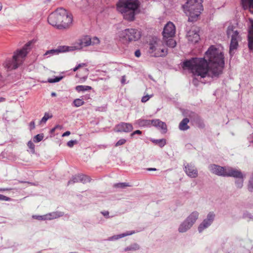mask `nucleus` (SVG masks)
<instances>
[{
    "instance_id": "obj_29",
    "label": "nucleus",
    "mask_w": 253,
    "mask_h": 253,
    "mask_svg": "<svg viewBox=\"0 0 253 253\" xmlns=\"http://www.w3.org/2000/svg\"><path fill=\"white\" fill-rule=\"evenodd\" d=\"M88 39L89 40V41L88 42V46L90 45H94V44H97L99 43L100 41L99 40L97 37H94L92 39L89 37V36H85L84 38H82V39Z\"/></svg>"
},
{
    "instance_id": "obj_35",
    "label": "nucleus",
    "mask_w": 253,
    "mask_h": 253,
    "mask_svg": "<svg viewBox=\"0 0 253 253\" xmlns=\"http://www.w3.org/2000/svg\"><path fill=\"white\" fill-rule=\"evenodd\" d=\"M139 246L137 244L134 243L126 247L125 249V251H137L139 250Z\"/></svg>"
},
{
    "instance_id": "obj_40",
    "label": "nucleus",
    "mask_w": 253,
    "mask_h": 253,
    "mask_svg": "<svg viewBox=\"0 0 253 253\" xmlns=\"http://www.w3.org/2000/svg\"><path fill=\"white\" fill-rule=\"evenodd\" d=\"M62 79V76L55 77L54 79H49L48 82L50 83H57L61 81Z\"/></svg>"
},
{
    "instance_id": "obj_22",
    "label": "nucleus",
    "mask_w": 253,
    "mask_h": 253,
    "mask_svg": "<svg viewBox=\"0 0 253 253\" xmlns=\"http://www.w3.org/2000/svg\"><path fill=\"white\" fill-rule=\"evenodd\" d=\"M192 225L186 220H184L179 226L178 231L179 233H184L189 230Z\"/></svg>"
},
{
    "instance_id": "obj_59",
    "label": "nucleus",
    "mask_w": 253,
    "mask_h": 253,
    "mask_svg": "<svg viewBox=\"0 0 253 253\" xmlns=\"http://www.w3.org/2000/svg\"><path fill=\"white\" fill-rule=\"evenodd\" d=\"M5 99L3 97H0V102L4 101Z\"/></svg>"
},
{
    "instance_id": "obj_6",
    "label": "nucleus",
    "mask_w": 253,
    "mask_h": 253,
    "mask_svg": "<svg viewBox=\"0 0 253 253\" xmlns=\"http://www.w3.org/2000/svg\"><path fill=\"white\" fill-rule=\"evenodd\" d=\"M141 34L139 31L135 29H126L119 33V40L124 43L139 39Z\"/></svg>"
},
{
    "instance_id": "obj_30",
    "label": "nucleus",
    "mask_w": 253,
    "mask_h": 253,
    "mask_svg": "<svg viewBox=\"0 0 253 253\" xmlns=\"http://www.w3.org/2000/svg\"><path fill=\"white\" fill-rule=\"evenodd\" d=\"M151 141L156 145H158L161 148L163 147L166 144V140L165 139H152Z\"/></svg>"
},
{
    "instance_id": "obj_47",
    "label": "nucleus",
    "mask_w": 253,
    "mask_h": 253,
    "mask_svg": "<svg viewBox=\"0 0 253 253\" xmlns=\"http://www.w3.org/2000/svg\"><path fill=\"white\" fill-rule=\"evenodd\" d=\"M142 134V131L139 130H136L133 131L132 133H131L130 136L131 137H133L135 134H139L140 135Z\"/></svg>"
},
{
    "instance_id": "obj_3",
    "label": "nucleus",
    "mask_w": 253,
    "mask_h": 253,
    "mask_svg": "<svg viewBox=\"0 0 253 253\" xmlns=\"http://www.w3.org/2000/svg\"><path fill=\"white\" fill-rule=\"evenodd\" d=\"M33 43L32 41H29L22 48L15 51L12 58L7 59L3 63L4 68L7 71L17 68L23 62L28 53L30 51Z\"/></svg>"
},
{
    "instance_id": "obj_20",
    "label": "nucleus",
    "mask_w": 253,
    "mask_h": 253,
    "mask_svg": "<svg viewBox=\"0 0 253 253\" xmlns=\"http://www.w3.org/2000/svg\"><path fill=\"white\" fill-rule=\"evenodd\" d=\"M152 125L161 129L163 131L162 132L164 133H166L167 131V127L166 123L162 122L159 119L152 120Z\"/></svg>"
},
{
    "instance_id": "obj_1",
    "label": "nucleus",
    "mask_w": 253,
    "mask_h": 253,
    "mask_svg": "<svg viewBox=\"0 0 253 253\" xmlns=\"http://www.w3.org/2000/svg\"><path fill=\"white\" fill-rule=\"evenodd\" d=\"M224 66V55L213 45L211 46L206 52L204 58H192L183 62L182 67L193 73L192 83L198 85L196 77L204 78L207 76L218 77L222 73Z\"/></svg>"
},
{
    "instance_id": "obj_38",
    "label": "nucleus",
    "mask_w": 253,
    "mask_h": 253,
    "mask_svg": "<svg viewBox=\"0 0 253 253\" xmlns=\"http://www.w3.org/2000/svg\"><path fill=\"white\" fill-rule=\"evenodd\" d=\"M43 136H44L42 133L37 134L33 138V141L35 143L39 142L42 140Z\"/></svg>"
},
{
    "instance_id": "obj_2",
    "label": "nucleus",
    "mask_w": 253,
    "mask_h": 253,
    "mask_svg": "<svg viewBox=\"0 0 253 253\" xmlns=\"http://www.w3.org/2000/svg\"><path fill=\"white\" fill-rule=\"evenodd\" d=\"M73 17L65 9L57 8L48 17V22L58 29H65L72 23Z\"/></svg>"
},
{
    "instance_id": "obj_49",
    "label": "nucleus",
    "mask_w": 253,
    "mask_h": 253,
    "mask_svg": "<svg viewBox=\"0 0 253 253\" xmlns=\"http://www.w3.org/2000/svg\"><path fill=\"white\" fill-rule=\"evenodd\" d=\"M135 56L137 57H139L141 55V52L139 50H137L135 51L134 53Z\"/></svg>"
},
{
    "instance_id": "obj_39",
    "label": "nucleus",
    "mask_w": 253,
    "mask_h": 253,
    "mask_svg": "<svg viewBox=\"0 0 253 253\" xmlns=\"http://www.w3.org/2000/svg\"><path fill=\"white\" fill-rule=\"evenodd\" d=\"M248 187V190L252 192L253 191V174L250 178Z\"/></svg>"
},
{
    "instance_id": "obj_48",
    "label": "nucleus",
    "mask_w": 253,
    "mask_h": 253,
    "mask_svg": "<svg viewBox=\"0 0 253 253\" xmlns=\"http://www.w3.org/2000/svg\"><path fill=\"white\" fill-rule=\"evenodd\" d=\"M29 126H30V128L31 130L34 129L35 127V122L34 121H32L30 123V125Z\"/></svg>"
},
{
    "instance_id": "obj_14",
    "label": "nucleus",
    "mask_w": 253,
    "mask_h": 253,
    "mask_svg": "<svg viewBox=\"0 0 253 253\" xmlns=\"http://www.w3.org/2000/svg\"><path fill=\"white\" fill-rule=\"evenodd\" d=\"M133 128L131 124L121 122L115 126V130L116 132H129L131 131Z\"/></svg>"
},
{
    "instance_id": "obj_45",
    "label": "nucleus",
    "mask_w": 253,
    "mask_h": 253,
    "mask_svg": "<svg viewBox=\"0 0 253 253\" xmlns=\"http://www.w3.org/2000/svg\"><path fill=\"white\" fill-rule=\"evenodd\" d=\"M152 97V95H145V96H144L143 97H142V99H141V101L142 102H147L151 97Z\"/></svg>"
},
{
    "instance_id": "obj_44",
    "label": "nucleus",
    "mask_w": 253,
    "mask_h": 253,
    "mask_svg": "<svg viewBox=\"0 0 253 253\" xmlns=\"http://www.w3.org/2000/svg\"><path fill=\"white\" fill-rule=\"evenodd\" d=\"M77 143V140H70L68 141L67 143V145L68 147L71 148L75 144Z\"/></svg>"
},
{
    "instance_id": "obj_18",
    "label": "nucleus",
    "mask_w": 253,
    "mask_h": 253,
    "mask_svg": "<svg viewBox=\"0 0 253 253\" xmlns=\"http://www.w3.org/2000/svg\"><path fill=\"white\" fill-rule=\"evenodd\" d=\"M198 29H192L187 33V38L189 41L197 43L200 40V36L198 34Z\"/></svg>"
},
{
    "instance_id": "obj_31",
    "label": "nucleus",
    "mask_w": 253,
    "mask_h": 253,
    "mask_svg": "<svg viewBox=\"0 0 253 253\" xmlns=\"http://www.w3.org/2000/svg\"><path fill=\"white\" fill-rule=\"evenodd\" d=\"M244 183V175L242 174V177L236 178L235 180V185L237 188H241L243 186Z\"/></svg>"
},
{
    "instance_id": "obj_28",
    "label": "nucleus",
    "mask_w": 253,
    "mask_h": 253,
    "mask_svg": "<svg viewBox=\"0 0 253 253\" xmlns=\"http://www.w3.org/2000/svg\"><path fill=\"white\" fill-rule=\"evenodd\" d=\"M241 1L245 9L248 7L253 9V0H241Z\"/></svg>"
},
{
    "instance_id": "obj_8",
    "label": "nucleus",
    "mask_w": 253,
    "mask_h": 253,
    "mask_svg": "<svg viewBox=\"0 0 253 253\" xmlns=\"http://www.w3.org/2000/svg\"><path fill=\"white\" fill-rule=\"evenodd\" d=\"M89 41L88 39H79L77 41L71 46H60L61 52H64L67 51H72L76 50H79L82 49L83 47L88 46V42Z\"/></svg>"
},
{
    "instance_id": "obj_26",
    "label": "nucleus",
    "mask_w": 253,
    "mask_h": 253,
    "mask_svg": "<svg viewBox=\"0 0 253 253\" xmlns=\"http://www.w3.org/2000/svg\"><path fill=\"white\" fill-rule=\"evenodd\" d=\"M189 120L188 118L183 119L179 125V128L181 130H186L189 128V126H188V123Z\"/></svg>"
},
{
    "instance_id": "obj_54",
    "label": "nucleus",
    "mask_w": 253,
    "mask_h": 253,
    "mask_svg": "<svg viewBox=\"0 0 253 253\" xmlns=\"http://www.w3.org/2000/svg\"><path fill=\"white\" fill-rule=\"evenodd\" d=\"M147 170L148 171H156L157 169L156 168H147Z\"/></svg>"
},
{
    "instance_id": "obj_10",
    "label": "nucleus",
    "mask_w": 253,
    "mask_h": 253,
    "mask_svg": "<svg viewBox=\"0 0 253 253\" xmlns=\"http://www.w3.org/2000/svg\"><path fill=\"white\" fill-rule=\"evenodd\" d=\"M175 33L174 25L171 22H168L164 28L163 35L164 38H172Z\"/></svg>"
},
{
    "instance_id": "obj_60",
    "label": "nucleus",
    "mask_w": 253,
    "mask_h": 253,
    "mask_svg": "<svg viewBox=\"0 0 253 253\" xmlns=\"http://www.w3.org/2000/svg\"><path fill=\"white\" fill-rule=\"evenodd\" d=\"M56 129V128L54 127L53 128H52L51 129V133H53V132L55 131V130Z\"/></svg>"
},
{
    "instance_id": "obj_16",
    "label": "nucleus",
    "mask_w": 253,
    "mask_h": 253,
    "mask_svg": "<svg viewBox=\"0 0 253 253\" xmlns=\"http://www.w3.org/2000/svg\"><path fill=\"white\" fill-rule=\"evenodd\" d=\"M89 181V178L86 175L83 174L75 175L73 176L72 179L68 182V185L79 182L85 183Z\"/></svg>"
},
{
    "instance_id": "obj_63",
    "label": "nucleus",
    "mask_w": 253,
    "mask_h": 253,
    "mask_svg": "<svg viewBox=\"0 0 253 253\" xmlns=\"http://www.w3.org/2000/svg\"><path fill=\"white\" fill-rule=\"evenodd\" d=\"M249 9H250V12H251V13H253V8H252V9H251H251H250V8H249Z\"/></svg>"
},
{
    "instance_id": "obj_56",
    "label": "nucleus",
    "mask_w": 253,
    "mask_h": 253,
    "mask_svg": "<svg viewBox=\"0 0 253 253\" xmlns=\"http://www.w3.org/2000/svg\"><path fill=\"white\" fill-rule=\"evenodd\" d=\"M78 67H79V68H80V67H83V66H85V63H82V64H79L78 65H77Z\"/></svg>"
},
{
    "instance_id": "obj_61",
    "label": "nucleus",
    "mask_w": 253,
    "mask_h": 253,
    "mask_svg": "<svg viewBox=\"0 0 253 253\" xmlns=\"http://www.w3.org/2000/svg\"><path fill=\"white\" fill-rule=\"evenodd\" d=\"M79 67H78V66H77L76 67H75L74 69H73V71L74 72L76 71L78 69H79Z\"/></svg>"
},
{
    "instance_id": "obj_55",
    "label": "nucleus",
    "mask_w": 253,
    "mask_h": 253,
    "mask_svg": "<svg viewBox=\"0 0 253 253\" xmlns=\"http://www.w3.org/2000/svg\"><path fill=\"white\" fill-rule=\"evenodd\" d=\"M56 129H61L62 128V126L60 125H57L54 126Z\"/></svg>"
},
{
    "instance_id": "obj_15",
    "label": "nucleus",
    "mask_w": 253,
    "mask_h": 253,
    "mask_svg": "<svg viewBox=\"0 0 253 253\" xmlns=\"http://www.w3.org/2000/svg\"><path fill=\"white\" fill-rule=\"evenodd\" d=\"M242 174L243 173L240 170L232 167H226L224 177H233L236 178L242 177Z\"/></svg>"
},
{
    "instance_id": "obj_42",
    "label": "nucleus",
    "mask_w": 253,
    "mask_h": 253,
    "mask_svg": "<svg viewBox=\"0 0 253 253\" xmlns=\"http://www.w3.org/2000/svg\"><path fill=\"white\" fill-rule=\"evenodd\" d=\"M243 217L244 218H249L250 219L253 220V215L248 211H246L244 213Z\"/></svg>"
},
{
    "instance_id": "obj_62",
    "label": "nucleus",
    "mask_w": 253,
    "mask_h": 253,
    "mask_svg": "<svg viewBox=\"0 0 253 253\" xmlns=\"http://www.w3.org/2000/svg\"><path fill=\"white\" fill-rule=\"evenodd\" d=\"M2 9V5L0 3V11Z\"/></svg>"
},
{
    "instance_id": "obj_50",
    "label": "nucleus",
    "mask_w": 253,
    "mask_h": 253,
    "mask_svg": "<svg viewBox=\"0 0 253 253\" xmlns=\"http://www.w3.org/2000/svg\"><path fill=\"white\" fill-rule=\"evenodd\" d=\"M70 131H66L65 132H64V133H63V134L62 135V136L63 137H64V136H68L70 134Z\"/></svg>"
},
{
    "instance_id": "obj_12",
    "label": "nucleus",
    "mask_w": 253,
    "mask_h": 253,
    "mask_svg": "<svg viewBox=\"0 0 253 253\" xmlns=\"http://www.w3.org/2000/svg\"><path fill=\"white\" fill-rule=\"evenodd\" d=\"M62 212H53L44 215H33L32 217L38 220H51L63 216Z\"/></svg>"
},
{
    "instance_id": "obj_36",
    "label": "nucleus",
    "mask_w": 253,
    "mask_h": 253,
    "mask_svg": "<svg viewBox=\"0 0 253 253\" xmlns=\"http://www.w3.org/2000/svg\"><path fill=\"white\" fill-rule=\"evenodd\" d=\"M127 186H129V185L127 183H126V182L118 183H116L114 185V187H115L116 188H120V189H124Z\"/></svg>"
},
{
    "instance_id": "obj_11",
    "label": "nucleus",
    "mask_w": 253,
    "mask_h": 253,
    "mask_svg": "<svg viewBox=\"0 0 253 253\" xmlns=\"http://www.w3.org/2000/svg\"><path fill=\"white\" fill-rule=\"evenodd\" d=\"M184 170L189 177L195 178L198 176V170L193 164L185 163L184 164Z\"/></svg>"
},
{
    "instance_id": "obj_58",
    "label": "nucleus",
    "mask_w": 253,
    "mask_h": 253,
    "mask_svg": "<svg viewBox=\"0 0 253 253\" xmlns=\"http://www.w3.org/2000/svg\"><path fill=\"white\" fill-rule=\"evenodd\" d=\"M51 96L54 97L56 96V93L54 92H52L51 94Z\"/></svg>"
},
{
    "instance_id": "obj_4",
    "label": "nucleus",
    "mask_w": 253,
    "mask_h": 253,
    "mask_svg": "<svg viewBox=\"0 0 253 253\" xmlns=\"http://www.w3.org/2000/svg\"><path fill=\"white\" fill-rule=\"evenodd\" d=\"M139 5L137 0H120L117 4V9L123 14L124 19L132 21L134 19L135 11Z\"/></svg>"
},
{
    "instance_id": "obj_33",
    "label": "nucleus",
    "mask_w": 253,
    "mask_h": 253,
    "mask_svg": "<svg viewBox=\"0 0 253 253\" xmlns=\"http://www.w3.org/2000/svg\"><path fill=\"white\" fill-rule=\"evenodd\" d=\"M53 116L51 114H49L48 113H45L44 114V116L42 118L40 121V124H45L46 121L51 118H52Z\"/></svg>"
},
{
    "instance_id": "obj_41",
    "label": "nucleus",
    "mask_w": 253,
    "mask_h": 253,
    "mask_svg": "<svg viewBox=\"0 0 253 253\" xmlns=\"http://www.w3.org/2000/svg\"><path fill=\"white\" fill-rule=\"evenodd\" d=\"M27 146L31 149L33 153H35V145L31 141H29L27 143Z\"/></svg>"
},
{
    "instance_id": "obj_34",
    "label": "nucleus",
    "mask_w": 253,
    "mask_h": 253,
    "mask_svg": "<svg viewBox=\"0 0 253 253\" xmlns=\"http://www.w3.org/2000/svg\"><path fill=\"white\" fill-rule=\"evenodd\" d=\"M166 44L169 47L173 48L176 46V42L172 38L168 39L166 41Z\"/></svg>"
},
{
    "instance_id": "obj_5",
    "label": "nucleus",
    "mask_w": 253,
    "mask_h": 253,
    "mask_svg": "<svg viewBox=\"0 0 253 253\" xmlns=\"http://www.w3.org/2000/svg\"><path fill=\"white\" fill-rule=\"evenodd\" d=\"M202 2V0H187L182 5L185 13L188 16L189 21L194 22L197 20L203 10Z\"/></svg>"
},
{
    "instance_id": "obj_27",
    "label": "nucleus",
    "mask_w": 253,
    "mask_h": 253,
    "mask_svg": "<svg viewBox=\"0 0 253 253\" xmlns=\"http://www.w3.org/2000/svg\"><path fill=\"white\" fill-rule=\"evenodd\" d=\"M60 52L61 50L59 46L57 49H53L47 50L44 54V56H47V57H49L51 55L58 54Z\"/></svg>"
},
{
    "instance_id": "obj_57",
    "label": "nucleus",
    "mask_w": 253,
    "mask_h": 253,
    "mask_svg": "<svg viewBox=\"0 0 253 253\" xmlns=\"http://www.w3.org/2000/svg\"><path fill=\"white\" fill-rule=\"evenodd\" d=\"M121 82H122V84H124L125 83V76L123 77V78L122 79V80H121Z\"/></svg>"
},
{
    "instance_id": "obj_32",
    "label": "nucleus",
    "mask_w": 253,
    "mask_h": 253,
    "mask_svg": "<svg viewBox=\"0 0 253 253\" xmlns=\"http://www.w3.org/2000/svg\"><path fill=\"white\" fill-rule=\"evenodd\" d=\"M91 88V86L88 85H81L76 87V90L78 92L90 90Z\"/></svg>"
},
{
    "instance_id": "obj_17",
    "label": "nucleus",
    "mask_w": 253,
    "mask_h": 253,
    "mask_svg": "<svg viewBox=\"0 0 253 253\" xmlns=\"http://www.w3.org/2000/svg\"><path fill=\"white\" fill-rule=\"evenodd\" d=\"M236 28L233 25H229L226 30L227 36L228 38H231V39H241V37L239 33Z\"/></svg>"
},
{
    "instance_id": "obj_23",
    "label": "nucleus",
    "mask_w": 253,
    "mask_h": 253,
    "mask_svg": "<svg viewBox=\"0 0 253 253\" xmlns=\"http://www.w3.org/2000/svg\"><path fill=\"white\" fill-rule=\"evenodd\" d=\"M199 213L197 211H193L186 219L191 225H193L198 218Z\"/></svg>"
},
{
    "instance_id": "obj_19",
    "label": "nucleus",
    "mask_w": 253,
    "mask_h": 253,
    "mask_svg": "<svg viewBox=\"0 0 253 253\" xmlns=\"http://www.w3.org/2000/svg\"><path fill=\"white\" fill-rule=\"evenodd\" d=\"M250 25L248 29V47L251 48L253 45V20L250 19Z\"/></svg>"
},
{
    "instance_id": "obj_43",
    "label": "nucleus",
    "mask_w": 253,
    "mask_h": 253,
    "mask_svg": "<svg viewBox=\"0 0 253 253\" xmlns=\"http://www.w3.org/2000/svg\"><path fill=\"white\" fill-rule=\"evenodd\" d=\"M126 141L125 139H121L115 144V146L118 147L124 144L126 142Z\"/></svg>"
},
{
    "instance_id": "obj_21",
    "label": "nucleus",
    "mask_w": 253,
    "mask_h": 253,
    "mask_svg": "<svg viewBox=\"0 0 253 253\" xmlns=\"http://www.w3.org/2000/svg\"><path fill=\"white\" fill-rule=\"evenodd\" d=\"M241 40V39H231L230 47H229V54L230 56H232L235 51L234 50H236L238 47V42Z\"/></svg>"
},
{
    "instance_id": "obj_46",
    "label": "nucleus",
    "mask_w": 253,
    "mask_h": 253,
    "mask_svg": "<svg viewBox=\"0 0 253 253\" xmlns=\"http://www.w3.org/2000/svg\"><path fill=\"white\" fill-rule=\"evenodd\" d=\"M10 200H11V199L10 198L5 196L3 195L0 194V200L9 201H10Z\"/></svg>"
},
{
    "instance_id": "obj_53",
    "label": "nucleus",
    "mask_w": 253,
    "mask_h": 253,
    "mask_svg": "<svg viewBox=\"0 0 253 253\" xmlns=\"http://www.w3.org/2000/svg\"><path fill=\"white\" fill-rule=\"evenodd\" d=\"M205 126V125L203 122H200L199 124V127L203 128Z\"/></svg>"
},
{
    "instance_id": "obj_37",
    "label": "nucleus",
    "mask_w": 253,
    "mask_h": 253,
    "mask_svg": "<svg viewBox=\"0 0 253 253\" xmlns=\"http://www.w3.org/2000/svg\"><path fill=\"white\" fill-rule=\"evenodd\" d=\"M84 101L79 98L76 99L73 101V104L75 107H79L84 104Z\"/></svg>"
},
{
    "instance_id": "obj_9",
    "label": "nucleus",
    "mask_w": 253,
    "mask_h": 253,
    "mask_svg": "<svg viewBox=\"0 0 253 253\" xmlns=\"http://www.w3.org/2000/svg\"><path fill=\"white\" fill-rule=\"evenodd\" d=\"M215 217V214L213 212H210L207 218L202 221L199 225L198 230L199 233H201L204 230L209 227L213 222Z\"/></svg>"
},
{
    "instance_id": "obj_51",
    "label": "nucleus",
    "mask_w": 253,
    "mask_h": 253,
    "mask_svg": "<svg viewBox=\"0 0 253 253\" xmlns=\"http://www.w3.org/2000/svg\"><path fill=\"white\" fill-rule=\"evenodd\" d=\"M11 190H12V189L10 188H0V191H1V192L5 191H9Z\"/></svg>"
},
{
    "instance_id": "obj_25",
    "label": "nucleus",
    "mask_w": 253,
    "mask_h": 253,
    "mask_svg": "<svg viewBox=\"0 0 253 253\" xmlns=\"http://www.w3.org/2000/svg\"><path fill=\"white\" fill-rule=\"evenodd\" d=\"M134 233V231H127L126 233H122L119 235H114L109 238L108 240L113 241L118 240L128 235H131Z\"/></svg>"
},
{
    "instance_id": "obj_24",
    "label": "nucleus",
    "mask_w": 253,
    "mask_h": 253,
    "mask_svg": "<svg viewBox=\"0 0 253 253\" xmlns=\"http://www.w3.org/2000/svg\"><path fill=\"white\" fill-rule=\"evenodd\" d=\"M135 124L140 127L150 126L152 125V120L140 119L136 120Z\"/></svg>"
},
{
    "instance_id": "obj_52",
    "label": "nucleus",
    "mask_w": 253,
    "mask_h": 253,
    "mask_svg": "<svg viewBox=\"0 0 253 253\" xmlns=\"http://www.w3.org/2000/svg\"><path fill=\"white\" fill-rule=\"evenodd\" d=\"M101 213L104 216H108L109 215V212L108 211H105L101 212Z\"/></svg>"
},
{
    "instance_id": "obj_13",
    "label": "nucleus",
    "mask_w": 253,
    "mask_h": 253,
    "mask_svg": "<svg viewBox=\"0 0 253 253\" xmlns=\"http://www.w3.org/2000/svg\"><path fill=\"white\" fill-rule=\"evenodd\" d=\"M226 167H221L215 164H211L209 166V169L211 172L218 176L224 177Z\"/></svg>"
},
{
    "instance_id": "obj_7",
    "label": "nucleus",
    "mask_w": 253,
    "mask_h": 253,
    "mask_svg": "<svg viewBox=\"0 0 253 253\" xmlns=\"http://www.w3.org/2000/svg\"><path fill=\"white\" fill-rule=\"evenodd\" d=\"M162 42L156 41L150 44L149 52L155 57H162L167 55V49L162 47Z\"/></svg>"
}]
</instances>
